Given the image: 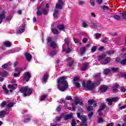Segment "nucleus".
I'll return each mask as SVG.
<instances>
[{
    "label": "nucleus",
    "instance_id": "774afa93",
    "mask_svg": "<svg viewBox=\"0 0 126 126\" xmlns=\"http://www.w3.org/2000/svg\"><path fill=\"white\" fill-rule=\"evenodd\" d=\"M116 126H126V123H124L123 124H122V125H121L120 124H117Z\"/></svg>",
    "mask_w": 126,
    "mask_h": 126
},
{
    "label": "nucleus",
    "instance_id": "5701e85b",
    "mask_svg": "<svg viewBox=\"0 0 126 126\" xmlns=\"http://www.w3.org/2000/svg\"><path fill=\"white\" fill-rule=\"evenodd\" d=\"M58 13H59V10L55 9L53 13V16L55 19H58Z\"/></svg>",
    "mask_w": 126,
    "mask_h": 126
},
{
    "label": "nucleus",
    "instance_id": "338daca9",
    "mask_svg": "<svg viewBox=\"0 0 126 126\" xmlns=\"http://www.w3.org/2000/svg\"><path fill=\"white\" fill-rule=\"evenodd\" d=\"M122 16L123 18H125V17H126V12H124L122 13Z\"/></svg>",
    "mask_w": 126,
    "mask_h": 126
},
{
    "label": "nucleus",
    "instance_id": "79ce46f5",
    "mask_svg": "<svg viewBox=\"0 0 126 126\" xmlns=\"http://www.w3.org/2000/svg\"><path fill=\"white\" fill-rule=\"evenodd\" d=\"M114 53H115V51L112 50V51H110L109 52H106V53H104V54H106V55H107V54L108 55H113Z\"/></svg>",
    "mask_w": 126,
    "mask_h": 126
},
{
    "label": "nucleus",
    "instance_id": "7c9ffc66",
    "mask_svg": "<svg viewBox=\"0 0 126 126\" xmlns=\"http://www.w3.org/2000/svg\"><path fill=\"white\" fill-rule=\"evenodd\" d=\"M97 26V23H96V22L95 21L92 22L91 23V27H93V28H96Z\"/></svg>",
    "mask_w": 126,
    "mask_h": 126
},
{
    "label": "nucleus",
    "instance_id": "423d86ee",
    "mask_svg": "<svg viewBox=\"0 0 126 126\" xmlns=\"http://www.w3.org/2000/svg\"><path fill=\"white\" fill-rule=\"evenodd\" d=\"M78 104L80 105H82V104H83V101L80 100V99H77L75 101L74 103H72L73 111H75V107Z\"/></svg>",
    "mask_w": 126,
    "mask_h": 126
},
{
    "label": "nucleus",
    "instance_id": "8fccbe9b",
    "mask_svg": "<svg viewBox=\"0 0 126 126\" xmlns=\"http://www.w3.org/2000/svg\"><path fill=\"white\" fill-rule=\"evenodd\" d=\"M96 50H97V46H93L92 48L91 49V52L92 53H94V52L96 51Z\"/></svg>",
    "mask_w": 126,
    "mask_h": 126
},
{
    "label": "nucleus",
    "instance_id": "72a5a7b5",
    "mask_svg": "<svg viewBox=\"0 0 126 126\" xmlns=\"http://www.w3.org/2000/svg\"><path fill=\"white\" fill-rule=\"evenodd\" d=\"M110 72H111V69L109 68L105 69L103 71L104 74H108V73H110Z\"/></svg>",
    "mask_w": 126,
    "mask_h": 126
},
{
    "label": "nucleus",
    "instance_id": "6e6552de",
    "mask_svg": "<svg viewBox=\"0 0 126 126\" xmlns=\"http://www.w3.org/2000/svg\"><path fill=\"white\" fill-rule=\"evenodd\" d=\"M77 116L79 119L81 120L82 123H85L86 124V121H87V117L84 115H80V113H78Z\"/></svg>",
    "mask_w": 126,
    "mask_h": 126
},
{
    "label": "nucleus",
    "instance_id": "9b49d317",
    "mask_svg": "<svg viewBox=\"0 0 126 126\" xmlns=\"http://www.w3.org/2000/svg\"><path fill=\"white\" fill-rule=\"evenodd\" d=\"M63 0H59L58 3L56 5V8H58V9H62L63 8Z\"/></svg>",
    "mask_w": 126,
    "mask_h": 126
},
{
    "label": "nucleus",
    "instance_id": "7ed1b4c3",
    "mask_svg": "<svg viewBox=\"0 0 126 126\" xmlns=\"http://www.w3.org/2000/svg\"><path fill=\"white\" fill-rule=\"evenodd\" d=\"M82 85L84 88L87 89V90H93V89L95 87V84L94 83L91 82V81H88L86 84L83 82Z\"/></svg>",
    "mask_w": 126,
    "mask_h": 126
},
{
    "label": "nucleus",
    "instance_id": "a18cd8bd",
    "mask_svg": "<svg viewBox=\"0 0 126 126\" xmlns=\"http://www.w3.org/2000/svg\"><path fill=\"white\" fill-rule=\"evenodd\" d=\"M9 65L10 64L9 63H5L2 65V68H7V67H8Z\"/></svg>",
    "mask_w": 126,
    "mask_h": 126
},
{
    "label": "nucleus",
    "instance_id": "0eeeda50",
    "mask_svg": "<svg viewBox=\"0 0 126 126\" xmlns=\"http://www.w3.org/2000/svg\"><path fill=\"white\" fill-rule=\"evenodd\" d=\"M23 78L24 80L28 82V81H29V79L31 78V74L29 72H26L23 75Z\"/></svg>",
    "mask_w": 126,
    "mask_h": 126
},
{
    "label": "nucleus",
    "instance_id": "f8f14e48",
    "mask_svg": "<svg viewBox=\"0 0 126 126\" xmlns=\"http://www.w3.org/2000/svg\"><path fill=\"white\" fill-rule=\"evenodd\" d=\"M112 61V59L110 57H106L105 58L104 60L103 61H102L101 62V63L102 64H108L110 62Z\"/></svg>",
    "mask_w": 126,
    "mask_h": 126
},
{
    "label": "nucleus",
    "instance_id": "c85d7f7f",
    "mask_svg": "<svg viewBox=\"0 0 126 126\" xmlns=\"http://www.w3.org/2000/svg\"><path fill=\"white\" fill-rule=\"evenodd\" d=\"M48 77H49V75H48V73L44 74L42 79V81H43V82H46Z\"/></svg>",
    "mask_w": 126,
    "mask_h": 126
},
{
    "label": "nucleus",
    "instance_id": "39448f33",
    "mask_svg": "<svg viewBox=\"0 0 126 126\" xmlns=\"http://www.w3.org/2000/svg\"><path fill=\"white\" fill-rule=\"evenodd\" d=\"M119 100V97H113L112 98H106L105 99V101L106 102H108V105L109 106H112L113 104V102H117Z\"/></svg>",
    "mask_w": 126,
    "mask_h": 126
},
{
    "label": "nucleus",
    "instance_id": "49530a36",
    "mask_svg": "<svg viewBox=\"0 0 126 126\" xmlns=\"http://www.w3.org/2000/svg\"><path fill=\"white\" fill-rule=\"evenodd\" d=\"M47 42L48 43H52V42L53 41V38L51 37H49L47 39Z\"/></svg>",
    "mask_w": 126,
    "mask_h": 126
},
{
    "label": "nucleus",
    "instance_id": "f3484780",
    "mask_svg": "<svg viewBox=\"0 0 126 126\" xmlns=\"http://www.w3.org/2000/svg\"><path fill=\"white\" fill-rule=\"evenodd\" d=\"M88 65H89V63H85L83 64L82 66L81 67V70H82L83 71H85V70H86V68H87Z\"/></svg>",
    "mask_w": 126,
    "mask_h": 126
},
{
    "label": "nucleus",
    "instance_id": "3c124183",
    "mask_svg": "<svg viewBox=\"0 0 126 126\" xmlns=\"http://www.w3.org/2000/svg\"><path fill=\"white\" fill-rule=\"evenodd\" d=\"M100 76H101V74L100 73H96L94 76V78H99Z\"/></svg>",
    "mask_w": 126,
    "mask_h": 126
},
{
    "label": "nucleus",
    "instance_id": "a211bd4d",
    "mask_svg": "<svg viewBox=\"0 0 126 126\" xmlns=\"http://www.w3.org/2000/svg\"><path fill=\"white\" fill-rule=\"evenodd\" d=\"M57 54L58 51L57 50H52L49 53V55L50 56V57H55V56H56Z\"/></svg>",
    "mask_w": 126,
    "mask_h": 126
},
{
    "label": "nucleus",
    "instance_id": "4468645a",
    "mask_svg": "<svg viewBox=\"0 0 126 126\" xmlns=\"http://www.w3.org/2000/svg\"><path fill=\"white\" fill-rule=\"evenodd\" d=\"M120 88V85L116 83L113 85L112 86V90L113 91V92L114 93L116 92V91H118V88Z\"/></svg>",
    "mask_w": 126,
    "mask_h": 126
},
{
    "label": "nucleus",
    "instance_id": "cd10ccee",
    "mask_svg": "<svg viewBox=\"0 0 126 126\" xmlns=\"http://www.w3.org/2000/svg\"><path fill=\"white\" fill-rule=\"evenodd\" d=\"M25 30V25L23 24L21 27V29H20L19 30V32L20 33H23Z\"/></svg>",
    "mask_w": 126,
    "mask_h": 126
},
{
    "label": "nucleus",
    "instance_id": "b1692460",
    "mask_svg": "<svg viewBox=\"0 0 126 126\" xmlns=\"http://www.w3.org/2000/svg\"><path fill=\"white\" fill-rule=\"evenodd\" d=\"M7 74H8V72L6 71L0 72V76H2V77H5Z\"/></svg>",
    "mask_w": 126,
    "mask_h": 126
},
{
    "label": "nucleus",
    "instance_id": "c756f323",
    "mask_svg": "<svg viewBox=\"0 0 126 126\" xmlns=\"http://www.w3.org/2000/svg\"><path fill=\"white\" fill-rule=\"evenodd\" d=\"M107 56V54L106 53H103L102 55L98 56V61H101V60H103L105 57Z\"/></svg>",
    "mask_w": 126,
    "mask_h": 126
},
{
    "label": "nucleus",
    "instance_id": "393cba45",
    "mask_svg": "<svg viewBox=\"0 0 126 126\" xmlns=\"http://www.w3.org/2000/svg\"><path fill=\"white\" fill-rule=\"evenodd\" d=\"M15 86H17V84H15L14 85H8V88H9V89H12V90H15L16 89Z\"/></svg>",
    "mask_w": 126,
    "mask_h": 126
},
{
    "label": "nucleus",
    "instance_id": "bb28decb",
    "mask_svg": "<svg viewBox=\"0 0 126 126\" xmlns=\"http://www.w3.org/2000/svg\"><path fill=\"white\" fill-rule=\"evenodd\" d=\"M3 45L5 47H9L11 46V42L9 41H5L3 42Z\"/></svg>",
    "mask_w": 126,
    "mask_h": 126
},
{
    "label": "nucleus",
    "instance_id": "603ef678",
    "mask_svg": "<svg viewBox=\"0 0 126 126\" xmlns=\"http://www.w3.org/2000/svg\"><path fill=\"white\" fill-rule=\"evenodd\" d=\"M66 54H69L71 51V50L69 49V46L67 47V49L65 48V50Z\"/></svg>",
    "mask_w": 126,
    "mask_h": 126
},
{
    "label": "nucleus",
    "instance_id": "09e8293b",
    "mask_svg": "<svg viewBox=\"0 0 126 126\" xmlns=\"http://www.w3.org/2000/svg\"><path fill=\"white\" fill-rule=\"evenodd\" d=\"M87 111H89V112L93 111V106H88L87 107Z\"/></svg>",
    "mask_w": 126,
    "mask_h": 126
},
{
    "label": "nucleus",
    "instance_id": "e2e57ef3",
    "mask_svg": "<svg viewBox=\"0 0 126 126\" xmlns=\"http://www.w3.org/2000/svg\"><path fill=\"white\" fill-rule=\"evenodd\" d=\"M100 37H101V33H95L96 38H100Z\"/></svg>",
    "mask_w": 126,
    "mask_h": 126
},
{
    "label": "nucleus",
    "instance_id": "5fc2aeb1",
    "mask_svg": "<svg viewBox=\"0 0 126 126\" xmlns=\"http://www.w3.org/2000/svg\"><path fill=\"white\" fill-rule=\"evenodd\" d=\"M11 107H13V103L10 102L7 105V108H11Z\"/></svg>",
    "mask_w": 126,
    "mask_h": 126
},
{
    "label": "nucleus",
    "instance_id": "412c9836",
    "mask_svg": "<svg viewBox=\"0 0 126 126\" xmlns=\"http://www.w3.org/2000/svg\"><path fill=\"white\" fill-rule=\"evenodd\" d=\"M49 46L51 47V48H53V49H56L57 48V43L55 42V41H52L50 44Z\"/></svg>",
    "mask_w": 126,
    "mask_h": 126
},
{
    "label": "nucleus",
    "instance_id": "c9c22d12",
    "mask_svg": "<svg viewBox=\"0 0 126 126\" xmlns=\"http://www.w3.org/2000/svg\"><path fill=\"white\" fill-rule=\"evenodd\" d=\"M113 18L115 19V20H121V16L118 15H115L113 16Z\"/></svg>",
    "mask_w": 126,
    "mask_h": 126
},
{
    "label": "nucleus",
    "instance_id": "1a4fd4ad",
    "mask_svg": "<svg viewBox=\"0 0 126 126\" xmlns=\"http://www.w3.org/2000/svg\"><path fill=\"white\" fill-rule=\"evenodd\" d=\"M15 71H17L18 73H14L13 74V76H14L15 77H19V75H20L21 71H23V69L17 67L15 68Z\"/></svg>",
    "mask_w": 126,
    "mask_h": 126
},
{
    "label": "nucleus",
    "instance_id": "6ab92c4d",
    "mask_svg": "<svg viewBox=\"0 0 126 126\" xmlns=\"http://www.w3.org/2000/svg\"><path fill=\"white\" fill-rule=\"evenodd\" d=\"M5 17V13L4 11L2 13H0V24L2 22V19H4Z\"/></svg>",
    "mask_w": 126,
    "mask_h": 126
},
{
    "label": "nucleus",
    "instance_id": "69168bd1",
    "mask_svg": "<svg viewBox=\"0 0 126 126\" xmlns=\"http://www.w3.org/2000/svg\"><path fill=\"white\" fill-rule=\"evenodd\" d=\"M12 19V16L10 15L6 18V20H11Z\"/></svg>",
    "mask_w": 126,
    "mask_h": 126
},
{
    "label": "nucleus",
    "instance_id": "58836bf2",
    "mask_svg": "<svg viewBox=\"0 0 126 126\" xmlns=\"http://www.w3.org/2000/svg\"><path fill=\"white\" fill-rule=\"evenodd\" d=\"M120 64H122V65H126V59H124L122 60L120 62Z\"/></svg>",
    "mask_w": 126,
    "mask_h": 126
},
{
    "label": "nucleus",
    "instance_id": "9d476101",
    "mask_svg": "<svg viewBox=\"0 0 126 126\" xmlns=\"http://www.w3.org/2000/svg\"><path fill=\"white\" fill-rule=\"evenodd\" d=\"M64 44H63V52H65V44L67 45V47H69V39L65 38L64 40Z\"/></svg>",
    "mask_w": 126,
    "mask_h": 126
},
{
    "label": "nucleus",
    "instance_id": "4c0bfd02",
    "mask_svg": "<svg viewBox=\"0 0 126 126\" xmlns=\"http://www.w3.org/2000/svg\"><path fill=\"white\" fill-rule=\"evenodd\" d=\"M72 117V114H68L67 116H66L64 118V120L65 121H66V120H69V119H70V118Z\"/></svg>",
    "mask_w": 126,
    "mask_h": 126
},
{
    "label": "nucleus",
    "instance_id": "4d7b16f0",
    "mask_svg": "<svg viewBox=\"0 0 126 126\" xmlns=\"http://www.w3.org/2000/svg\"><path fill=\"white\" fill-rule=\"evenodd\" d=\"M30 121H31V118H26L24 120V122L25 123H28L29 122H30Z\"/></svg>",
    "mask_w": 126,
    "mask_h": 126
},
{
    "label": "nucleus",
    "instance_id": "ddd939ff",
    "mask_svg": "<svg viewBox=\"0 0 126 126\" xmlns=\"http://www.w3.org/2000/svg\"><path fill=\"white\" fill-rule=\"evenodd\" d=\"M25 57L26 58V59L28 61L30 62L31 60L32 59V56L31 54L28 53H26L25 54Z\"/></svg>",
    "mask_w": 126,
    "mask_h": 126
},
{
    "label": "nucleus",
    "instance_id": "aec40b11",
    "mask_svg": "<svg viewBox=\"0 0 126 126\" xmlns=\"http://www.w3.org/2000/svg\"><path fill=\"white\" fill-rule=\"evenodd\" d=\"M57 27L59 30H60V31H63V30H64L65 28L64 25L61 24L58 25Z\"/></svg>",
    "mask_w": 126,
    "mask_h": 126
},
{
    "label": "nucleus",
    "instance_id": "0e129e2a",
    "mask_svg": "<svg viewBox=\"0 0 126 126\" xmlns=\"http://www.w3.org/2000/svg\"><path fill=\"white\" fill-rule=\"evenodd\" d=\"M101 81H102V79H100L99 80L97 81L95 85H100V83H101Z\"/></svg>",
    "mask_w": 126,
    "mask_h": 126
},
{
    "label": "nucleus",
    "instance_id": "4be33fe9",
    "mask_svg": "<svg viewBox=\"0 0 126 126\" xmlns=\"http://www.w3.org/2000/svg\"><path fill=\"white\" fill-rule=\"evenodd\" d=\"M108 90V87L106 86H103L100 88V92H106Z\"/></svg>",
    "mask_w": 126,
    "mask_h": 126
},
{
    "label": "nucleus",
    "instance_id": "864d4df0",
    "mask_svg": "<svg viewBox=\"0 0 126 126\" xmlns=\"http://www.w3.org/2000/svg\"><path fill=\"white\" fill-rule=\"evenodd\" d=\"M62 105H60L59 106L56 108L57 112H60L62 110Z\"/></svg>",
    "mask_w": 126,
    "mask_h": 126
},
{
    "label": "nucleus",
    "instance_id": "ea45409f",
    "mask_svg": "<svg viewBox=\"0 0 126 126\" xmlns=\"http://www.w3.org/2000/svg\"><path fill=\"white\" fill-rule=\"evenodd\" d=\"M5 115H6V111H0V117H4Z\"/></svg>",
    "mask_w": 126,
    "mask_h": 126
},
{
    "label": "nucleus",
    "instance_id": "052dcab7",
    "mask_svg": "<svg viewBox=\"0 0 126 126\" xmlns=\"http://www.w3.org/2000/svg\"><path fill=\"white\" fill-rule=\"evenodd\" d=\"M88 26V25H87V24L85 22L82 23V27H84V28H86Z\"/></svg>",
    "mask_w": 126,
    "mask_h": 126
},
{
    "label": "nucleus",
    "instance_id": "f257e3e1",
    "mask_svg": "<svg viewBox=\"0 0 126 126\" xmlns=\"http://www.w3.org/2000/svg\"><path fill=\"white\" fill-rule=\"evenodd\" d=\"M57 88L62 92L68 88V83L65 80V77L62 76L57 80Z\"/></svg>",
    "mask_w": 126,
    "mask_h": 126
},
{
    "label": "nucleus",
    "instance_id": "6e6d98bb",
    "mask_svg": "<svg viewBox=\"0 0 126 126\" xmlns=\"http://www.w3.org/2000/svg\"><path fill=\"white\" fill-rule=\"evenodd\" d=\"M97 122L99 124H101V123H103V122H104V120H103V119H102V118H99L98 119Z\"/></svg>",
    "mask_w": 126,
    "mask_h": 126
},
{
    "label": "nucleus",
    "instance_id": "680f3d73",
    "mask_svg": "<svg viewBox=\"0 0 126 126\" xmlns=\"http://www.w3.org/2000/svg\"><path fill=\"white\" fill-rule=\"evenodd\" d=\"M93 112H90L88 115V118H89V119H91V118H92V116H93Z\"/></svg>",
    "mask_w": 126,
    "mask_h": 126
},
{
    "label": "nucleus",
    "instance_id": "dca6fc26",
    "mask_svg": "<svg viewBox=\"0 0 126 126\" xmlns=\"http://www.w3.org/2000/svg\"><path fill=\"white\" fill-rule=\"evenodd\" d=\"M66 61L68 63L69 66H72V64H73V63H74L73 60H72V58L69 57L67 58Z\"/></svg>",
    "mask_w": 126,
    "mask_h": 126
},
{
    "label": "nucleus",
    "instance_id": "2f4dec72",
    "mask_svg": "<svg viewBox=\"0 0 126 126\" xmlns=\"http://www.w3.org/2000/svg\"><path fill=\"white\" fill-rule=\"evenodd\" d=\"M110 70L112 72H114V73H116V72H119V68L112 67L111 68V69H110Z\"/></svg>",
    "mask_w": 126,
    "mask_h": 126
},
{
    "label": "nucleus",
    "instance_id": "f704fd0d",
    "mask_svg": "<svg viewBox=\"0 0 126 126\" xmlns=\"http://www.w3.org/2000/svg\"><path fill=\"white\" fill-rule=\"evenodd\" d=\"M101 9H103V10H105V11H108V10H109V7H108V6H101Z\"/></svg>",
    "mask_w": 126,
    "mask_h": 126
},
{
    "label": "nucleus",
    "instance_id": "20e7f679",
    "mask_svg": "<svg viewBox=\"0 0 126 126\" xmlns=\"http://www.w3.org/2000/svg\"><path fill=\"white\" fill-rule=\"evenodd\" d=\"M37 11L36 12V14L38 16H41L42 14L44 15H47L49 12V10L46 8H41V6L37 8Z\"/></svg>",
    "mask_w": 126,
    "mask_h": 126
},
{
    "label": "nucleus",
    "instance_id": "2eb2a0df",
    "mask_svg": "<svg viewBox=\"0 0 126 126\" xmlns=\"http://www.w3.org/2000/svg\"><path fill=\"white\" fill-rule=\"evenodd\" d=\"M89 105H94V107H97V102L94 99H90L88 100Z\"/></svg>",
    "mask_w": 126,
    "mask_h": 126
},
{
    "label": "nucleus",
    "instance_id": "f03ea898",
    "mask_svg": "<svg viewBox=\"0 0 126 126\" xmlns=\"http://www.w3.org/2000/svg\"><path fill=\"white\" fill-rule=\"evenodd\" d=\"M20 92L23 93L25 97H26V96H30V95L32 94V90L28 86L22 87V88L20 89Z\"/></svg>",
    "mask_w": 126,
    "mask_h": 126
},
{
    "label": "nucleus",
    "instance_id": "de8ad7c7",
    "mask_svg": "<svg viewBox=\"0 0 126 126\" xmlns=\"http://www.w3.org/2000/svg\"><path fill=\"white\" fill-rule=\"evenodd\" d=\"M72 126H76V122H75V120L72 119L71 123Z\"/></svg>",
    "mask_w": 126,
    "mask_h": 126
},
{
    "label": "nucleus",
    "instance_id": "37998d69",
    "mask_svg": "<svg viewBox=\"0 0 126 126\" xmlns=\"http://www.w3.org/2000/svg\"><path fill=\"white\" fill-rule=\"evenodd\" d=\"M90 2L92 6H95V0H90Z\"/></svg>",
    "mask_w": 126,
    "mask_h": 126
},
{
    "label": "nucleus",
    "instance_id": "473e14b6",
    "mask_svg": "<svg viewBox=\"0 0 126 126\" xmlns=\"http://www.w3.org/2000/svg\"><path fill=\"white\" fill-rule=\"evenodd\" d=\"M86 51V47H82L80 48L81 55H83L85 51Z\"/></svg>",
    "mask_w": 126,
    "mask_h": 126
},
{
    "label": "nucleus",
    "instance_id": "bf43d9fd",
    "mask_svg": "<svg viewBox=\"0 0 126 126\" xmlns=\"http://www.w3.org/2000/svg\"><path fill=\"white\" fill-rule=\"evenodd\" d=\"M102 43H107L108 42V38L104 37L102 41Z\"/></svg>",
    "mask_w": 126,
    "mask_h": 126
},
{
    "label": "nucleus",
    "instance_id": "a19ab883",
    "mask_svg": "<svg viewBox=\"0 0 126 126\" xmlns=\"http://www.w3.org/2000/svg\"><path fill=\"white\" fill-rule=\"evenodd\" d=\"M105 108H106V105L101 104L98 110H99L100 111H103V110H104V109H105Z\"/></svg>",
    "mask_w": 126,
    "mask_h": 126
},
{
    "label": "nucleus",
    "instance_id": "c03bdc74",
    "mask_svg": "<svg viewBox=\"0 0 126 126\" xmlns=\"http://www.w3.org/2000/svg\"><path fill=\"white\" fill-rule=\"evenodd\" d=\"M85 4V1H82V0H80L78 2V5H84Z\"/></svg>",
    "mask_w": 126,
    "mask_h": 126
},
{
    "label": "nucleus",
    "instance_id": "e433bc0d",
    "mask_svg": "<svg viewBox=\"0 0 126 126\" xmlns=\"http://www.w3.org/2000/svg\"><path fill=\"white\" fill-rule=\"evenodd\" d=\"M2 89H3L4 91L5 92L6 94H7L9 93V91L7 90L6 87H5V85H3L2 86Z\"/></svg>",
    "mask_w": 126,
    "mask_h": 126
},
{
    "label": "nucleus",
    "instance_id": "13d9d810",
    "mask_svg": "<svg viewBox=\"0 0 126 126\" xmlns=\"http://www.w3.org/2000/svg\"><path fill=\"white\" fill-rule=\"evenodd\" d=\"M47 98V96L46 95H43L40 97L41 101H44V100Z\"/></svg>",
    "mask_w": 126,
    "mask_h": 126
},
{
    "label": "nucleus",
    "instance_id": "a878e982",
    "mask_svg": "<svg viewBox=\"0 0 126 126\" xmlns=\"http://www.w3.org/2000/svg\"><path fill=\"white\" fill-rule=\"evenodd\" d=\"M51 31L55 35H58V34H59V31H58V29L56 28L51 29Z\"/></svg>",
    "mask_w": 126,
    "mask_h": 126
}]
</instances>
